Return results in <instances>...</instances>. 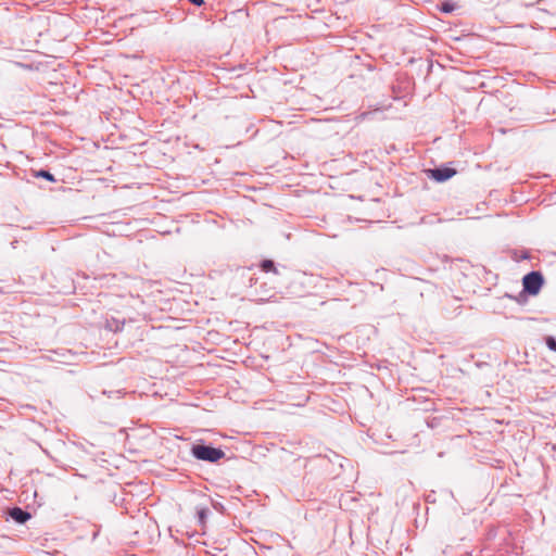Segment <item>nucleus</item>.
<instances>
[{
    "instance_id": "obj_1",
    "label": "nucleus",
    "mask_w": 556,
    "mask_h": 556,
    "mask_svg": "<svg viewBox=\"0 0 556 556\" xmlns=\"http://www.w3.org/2000/svg\"><path fill=\"white\" fill-rule=\"evenodd\" d=\"M191 454L199 460L216 463L225 456L223 450L204 444H195L191 447Z\"/></svg>"
},
{
    "instance_id": "obj_2",
    "label": "nucleus",
    "mask_w": 556,
    "mask_h": 556,
    "mask_svg": "<svg viewBox=\"0 0 556 556\" xmlns=\"http://www.w3.org/2000/svg\"><path fill=\"white\" fill-rule=\"evenodd\" d=\"M543 282L544 279L540 271H530L522 279L523 290L531 295H535L542 288Z\"/></svg>"
},
{
    "instance_id": "obj_3",
    "label": "nucleus",
    "mask_w": 556,
    "mask_h": 556,
    "mask_svg": "<svg viewBox=\"0 0 556 556\" xmlns=\"http://www.w3.org/2000/svg\"><path fill=\"white\" fill-rule=\"evenodd\" d=\"M456 174V170L451 167H437L429 169V177L438 182L446 181Z\"/></svg>"
},
{
    "instance_id": "obj_4",
    "label": "nucleus",
    "mask_w": 556,
    "mask_h": 556,
    "mask_svg": "<svg viewBox=\"0 0 556 556\" xmlns=\"http://www.w3.org/2000/svg\"><path fill=\"white\" fill-rule=\"evenodd\" d=\"M8 515L10 518H12L16 523H20V525H23L25 523L27 520L30 519L31 515L27 511V510H24L23 508L21 507H13V508H10L9 511H8Z\"/></svg>"
},
{
    "instance_id": "obj_5",
    "label": "nucleus",
    "mask_w": 556,
    "mask_h": 556,
    "mask_svg": "<svg viewBox=\"0 0 556 556\" xmlns=\"http://www.w3.org/2000/svg\"><path fill=\"white\" fill-rule=\"evenodd\" d=\"M457 8L456 3L452 1H444L440 5V10L443 13H452Z\"/></svg>"
},
{
    "instance_id": "obj_6",
    "label": "nucleus",
    "mask_w": 556,
    "mask_h": 556,
    "mask_svg": "<svg viewBox=\"0 0 556 556\" xmlns=\"http://www.w3.org/2000/svg\"><path fill=\"white\" fill-rule=\"evenodd\" d=\"M197 514H198V518H199L200 525L203 526L205 523V521H206V518H207V515H208V509L205 508V507L199 508Z\"/></svg>"
},
{
    "instance_id": "obj_7",
    "label": "nucleus",
    "mask_w": 556,
    "mask_h": 556,
    "mask_svg": "<svg viewBox=\"0 0 556 556\" xmlns=\"http://www.w3.org/2000/svg\"><path fill=\"white\" fill-rule=\"evenodd\" d=\"M261 267L264 271H270V270L276 271L275 264L270 260L263 261L261 264Z\"/></svg>"
},
{
    "instance_id": "obj_8",
    "label": "nucleus",
    "mask_w": 556,
    "mask_h": 556,
    "mask_svg": "<svg viewBox=\"0 0 556 556\" xmlns=\"http://www.w3.org/2000/svg\"><path fill=\"white\" fill-rule=\"evenodd\" d=\"M37 177L45 178L46 180H49V181H54L55 180L54 176L50 172L43 170V169H41V170H39L37 173Z\"/></svg>"
},
{
    "instance_id": "obj_9",
    "label": "nucleus",
    "mask_w": 556,
    "mask_h": 556,
    "mask_svg": "<svg viewBox=\"0 0 556 556\" xmlns=\"http://www.w3.org/2000/svg\"><path fill=\"white\" fill-rule=\"evenodd\" d=\"M546 344L552 351L556 352V340L553 337L546 339Z\"/></svg>"
},
{
    "instance_id": "obj_10",
    "label": "nucleus",
    "mask_w": 556,
    "mask_h": 556,
    "mask_svg": "<svg viewBox=\"0 0 556 556\" xmlns=\"http://www.w3.org/2000/svg\"><path fill=\"white\" fill-rule=\"evenodd\" d=\"M188 1L198 7H200L204 3V0H188Z\"/></svg>"
}]
</instances>
